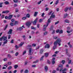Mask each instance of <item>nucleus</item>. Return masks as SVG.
Masks as SVG:
<instances>
[{
    "instance_id": "1",
    "label": "nucleus",
    "mask_w": 73,
    "mask_h": 73,
    "mask_svg": "<svg viewBox=\"0 0 73 73\" xmlns=\"http://www.w3.org/2000/svg\"><path fill=\"white\" fill-rule=\"evenodd\" d=\"M32 45H29L27 46V48L28 49H29V56H32V51L33 50V49L32 48Z\"/></svg>"
},
{
    "instance_id": "2",
    "label": "nucleus",
    "mask_w": 73,
    "mask_h": 73,
    "mask_svg": "<svg viewBox=\"0 0 73 73\" xmlns=\"http://www.w3.org/2000/svg\"><path fill=\"white\" fill-rule=\"evenodd\" d=\"M61 40L60 38H58L57 40H56L54 42V44L56 45L57 44H58L59 46H60L61 45Z\"/></svg>"
},
{
    "instance_id": "3",
    "label": "nucleus",
    "mask_w": 73,
    "mask_h": 73,
    "mask_svg": "<svg viewBox=\"0 0 73 73\" xmlns=\"http://www.w3.org/2000/svg\"><path fill=\"white\" fill-rule=\"evenodd\" d=\"M26 26L28 27L29 28H30V26L31 25V22L30 21L27 22L26 23Z\"/></svg>"
},
{
    "instance_id": "4",
    "label": "nucleus",
    "mask_w": 73,
    "mask_h": 73,
    "mask_svg": "<svg viewBox=\"0 0 73 73\" xmlns=\"http://www.w3.org/2000/svg\"><path fill=\"white\" fill-rule=\"evenodd\" d=\"M55 60V58H53L52 59V65H54V64L56 63V62L54 61Z\"/></svg>"
},
{
    "instance_id": "5",
    "label": "nucleus",
    "mask_w": 73,
    "mask_h": 73,
    "mask_svg": "<svg viewBox=\"0 0 73 73\" xmlns=\"http://www.w3.org/2000/svg\"><path fill=\"white\" fill-rule=\"evenodd\" d=\"M9 12V10H6L5 11H2V13L3 14V13H8Z\"/></svg>"
},
{
    "instance_id": "6",
    "label": "nucleus",
    "mask_w": 73,
    "mask_h": 73,
    "mask_svg": "<svg viewBox=\"0 0 73 73\" xmlns=\"http://www.w3.org/2000/svg\"><path fill=\"white\" fill-rule=\"evenodd\" d=\"M8 17L9 20H11V19H12V18L13 17V15H10Z\"/></svg>"
},
{
    "instance_id": "7",
    "label": "nucleus",
    "mask_w": 73,
    "mask_h": 73,
    "mask_svg": "<svg viewBox=\"0 0 73 73\" xmlns=\"http://www.w3.org/2000/svg\"><path fill=\"white\" fill-rule=\"evenodd\" d=\"M54 13H53L51 14V15L50 17V19H51L52 18H55V15H54Z\"/></svg>"
},
{
    "instance_id": "8",
    "label": "nucleus",
    "mask_w": 73,
    "mask_h": 73,
    "mask_svg": "<svg viewBox=\"0 0 73 73\" xmlns=\"http://www.w3.org/2000/svg\"><path fill=\"white\" fill-rule=\"evenodd\" d=\"M38 20V19L36 18V20H35L34 22H33V25H36V23L37 22V20Z\"/></svg>"
},
{
    "instance_id": "9",
    "label": "nucleus",
    "mask_w": 73,
    "mask_h": 73,
    "mask_svg": "<svg viewBox=\"0 0 73 73\" xmlns=\"http://www.w3.org/2000/svg\"><path fill=\"white\" fill-rule=\"evenodd\" d=\"M2 38L3 41H5V40L7 39V36H3Z\"/></svg>"
},
{
    "instance_id": "10",
    "label": "nucleus",
    "mask_w": 73,
    "mask_h": 73,
    "mask_svg": "<svg viewBox=\"0 0 73 73\" xmlns=\"http://www.w3.org/2000/svg\"><path fill=\"white\" fill-rule=\"evenodd\" d=\"M44 48H50V45L49 44H47L45 46Z\"/></svg>"
},
{
    "instance_id": "11",
    "label": "nucleus",
    "mask_w": 73,
    "mask_h": 73,
    "mask_svg": "<svg viewBox=\"0 0 73 73\" xmlns=\"http://www.w3.org/2000/svg\"><path fill=\"white\" fill-rule=\"evenodd\" d=\"M12 29H10L9 32H7V34H12Z\"/></svg>"
},
{
    "instance_id": "12",
    "label": "nucleus",
    "mask_w": 73,
    "mask_h": 73,
    "mask_svg": "<svg viewBox=\"0 0 73 73\" xmlns=\"http://www.w3.org/2000/svg\"><path fill=\"white\" fill-rule=\"evenodd\" d=\"M50 19H49L48 20V23H47V24H46V27H48V25H49V23H50Z\"/></svg>"
},
{
    "instance_id": "13",
    "label": "nucleus",
    "mask_w": 73,
    "mask_h": 73,
    "mask_svg": "<svg viewBox=\"0 0 73 73\" xmlns=\"http://www.w3.org/2000/svg\"><path fill=\"white\" fill-rule=\"evenodd\" d=\"M54 46L53 47V49H56V48H57V44H55L54 43Z\"/></svg>"
},
{
    "instance_id": "14",
    "label": "nucleus",
    "mask_w": 73,
    "mask_h": 73,
    "mask_svg": "<svg viewBox=\"0 0 73 73\" xmlns=\"http://www.w3.org/2000/svg\"><path fill=\"white\" fill-rule=\"evenodd\" d=\"M44 52V50L42 48L40 49V54H42Z\"/></svg>"
},
{
    "instance_id": "15",
    "label": "nucleus",
    "mask_w": 73,
    "mask_h": 73,
    "mask_svg": "<svg viewBox=\"0 0 73 73\" xmlns=\"http://www.w3.org/2000/svg\"><path fill=\"white\" fill-rule=\"evenodd\" d=\"M8 42V40H6L4 42H3V45H4L5 44H6Z\"/></svg>"
},
{
    "instance_id": "16",
    "label": "nucleus",
    "mask_w": 73,
    "mask_h": 73,
    "mask_svg": "<svg viewBox=\"0 0 73 73\" xmlns=\"http://www.w3.org/2000/svg\"><path fill=\"white\" fill-rule=\"evenodd\" d=\"M17 30H18V31H21L22 30H23V27H20L19 28H18L17 29Z\"/></svg>"
},
{
    "instance_id": "17",
    "label": "nucleus",
    "mask_w": 73,
    "mask_h": 73,
    "mask_svg": "<svg viewBox=\"0 0 73 73\" xmlns=\"http://www.w3.org/2000/svg\"><path fill=\"white\" fill-rule=\"evenodd\" d=\"M48 55H49V53L47 52L45 53L44 54V56L46 57H47L48 56Z\"/></svg>"
},
{
    "instance_id": "18",
    "label": "nucleus",
    "mask_w": 73,
    "mask_h": 73,
    "mask_svg": "<svg viewBox=\"0 0 73 73\" xmlns=\"http://www.w3.org/2000/svg\"><path fill=\"white\" fill-rule=\"evenodd\" d=\"M44 69H45V70L46 72H47V71H48V67H47V66H45L44 67Z\"/></svg>"
},
{
    "instance_id": "19",
    "label": "nucleus",
    "mask_w": 73,
    "mask_h": 73,
    "mask_svg": "<svg viewBox=\"0 0 73 73\" xmlns=\"http://www.w3.org/2000/svg\"><path fill=\"white\" fill-rule=\"evenodd\" d=\"M68 15L67 13H65L64 15V18H66L67 16Z\"/></svg>"
},
{
    "instance_id": "20",
    "label": "nucleus",
    "mask_w": 73,
    "mask_h": 73,
    "mask_svg": "<svg viewBox=\"0 0 73 73\" xmlns=\"http://www.w3.org/2000/svg\"><path fill=\"white\" fill-rule=\"evenodd\" d=\"M4 3L6 5H8V4H9V2H8V1H6Z\"/></svg>"
},
{
    "instance_id": "21",
    "label": "nucleus",
    "mask_w": 73,
    "mask_h": 73,
    "mask_svg": "<svg viewBox=\"0 0 73 73\" xmlns=\"http://www.w3.org/2000/svg\"><path fill=\"white\" fill-rule=\"evenodd\" d=\"M2 4H3V2L0 3V8H2V7H3Z\"/></svg>"
},
{
    "instance_id": "22",
    "label": "nucleus",
    "mask_w": 73,
    "mask_h": 73,
    "mask_svg": "<svg viewBox=\"0 0 73 73\" xmlns=\"http://www.w3.org/2000/svg\"><path fill=\"white\" fill-rule=\"evenodd\" d=\"M65 23H69V21L68 19H66L64 21Z\"/></svg>"
},
{
    "instance_id": "23",
    "label": "nucleus",
    "mask_w": 73,
    "mask_h": 73,
    "mask_svg": "<svg viewBox=\"0 0 73 73\" xmlns=\"http://www.w3.org/2000/svg\"><path fill=\"white\" fill-rule=\"evenodd\" d=\"M38 13V12H35L34 13V16H35V17L37 16V14Z\"/></svg>"
},
{
    "instance_id": "24",
    "label": "nucleus",
    "mask_w": 73,
    "mask_h": 73,
    "mask_svg": "<svg viewBox=\"0 0 73 73\" xmlns=\"http://www.w3.org/2000/svg\"><path fill=\"white\" fill-rule=\"evenodd\" d=\"M10 25L11 27H13V26L14 25V23H13L11 22L10 24Z\"/></svg>"
},
{
    "instance_id": "25",
    "label": "nucleus",
    "mask_w": 73,
    "mask_h": 73,
    "mask_svg": "<svg viewBox=\"0 0 73 73\" xmlns=\"http://www.w3.org/2000/svg\"><path fill=\"white\" fill-rule=\"evenodd\" d=\"M44 28L43 29V31H45V30H46V25H44Z\"/></svg>"
},
{
    "instance_id": "26",
    "label": "nucleus",
    "mask_w": 73,
    "mask_h": 73,
    "mask_svg": "<svg viewBox=\"0 0 73 73\" xmlns=\"http://www.w3.org/2000/svg\"><path fill=\"white\" fill-rule=\"evenodd\" d=\"M26 17H28V18H29L30 17V15L29 14H27Z\"/></svg>"
},
{
    "instance_id": "27",
    "label": "nucleus",
    "mask_w": 73,
    "mask_h": 73,
    "mask_svg": "<svg viewBox=\"0 0 73 73\" xmlns=\"http://www.w3.org/2000/svg\"><path fill=\"white\" fill-rule=\"evenodd\" d=\"M22 19L23 20H26V19H27V17H23Z\"/></svg>"
},
{
    "instance_id": "28",
    "label": "nucleus",
    "mask_w": 73,
    "mask_h": 73,
    "mask_svg": "<svg viewBox=\"0 0 73 73\" xmlns=\"http://www.w3.org/2000/svg\"><path fill=\"white\" fill-rule=\"evenodd\" d=\"M18 65H15L14 66L15 69H16L17 68H18Z\"/></svg>"
},
{
    "instance_id": "29",
    "label": "nucleus",
    "mask_w": 73,
    "mask_h": 73,
    "mask_svg": "<svg viewBox=\"0 0 73 73\" xmlns=\"http://www.w3.org/2000/svg\"><path fill=\"white\" fill-rule=\"evenodd\" d=\"M68 7H66L65 9L64 10L65 12H66L67 11H68Z\"/></svg>"
},
{
    "instance_id": "30",
    "label": "nucleus",
    "mask_w": 73,
    "mask_h": 73,
    "mask_svg": "<svg viewBox=\"0 0 73 73\" xmlns=\"http://www.w3.org/2000/svg\"><path fill=\"white\" fill-rule=\"evenodd\" d=\"M7 64L8 65H11L12 64V62H9L7 63Z\"/></svg>"
},
{
    "instance_id": "31",
    "label": "nucleus",
    "mask_w": 73,
    "mask_h": 73,
    "mask_svg": "<svg viewBox=\"0 0 73 73\" xmlns=\"http://www.w3.org/2000/svg\"><path fill=\"white\" fill-rule=\"evenodd\" d=\"M58 2H59V1L58 0H57L55 3V5H57V4L58 3Z\"/></svg>"
},
{
    "instance_id": "32",
    "label": "nucleus",
    "mask_w": 73,
    "mask_h": 73,
    "mask_svg": "<svg viewBox=\"0 0 73 73\" xmlns=\"http://www.w3.org/2000/svg\"><path fill=\"white\" fill-rule=\"evenodd\" d=\"M53 29V26H52L50 28V31H52Z\"/></svg>"
},
{
    "instance_id": "33",
    "label": "nucleus",
    "mask_w": 73,
    "mask_h": 73,
    "mask_svg": "<svg viewBox=\"0 0 73 73\" xmlns=\"http://www.w3.org/2000/svg\"><path fill=\"white\" fill-rule=\"evenodd\" d=\"M62 64H64V63L65 62V61L64 60H62Z\"/></svg>"
},
{
    "instance_id": "34",
    "label": "nucleus",
    "mask_w": 73,
    "mask_h": 73,
    "mask_svg": "<svg viewBox=\"0 0 73 73\" xmlns=\"http://www.w3.org/2000/svg\"><path fill=\"white\" fill-rule=\"evenodd\" d=\"M24 44V42H21L20 44L19 45V46H22Z\"/></svg>"
},
{
    "instance_id": "35",
    "label": "nucleus",
    "mask_w": 73,
    "mask_h": 73,
    "mask_svg": "<svg viewBox=\"0 0 73 73\" xmlns=\"http://www.w3.org/2000/svg\"><path fill=\"white\" fill-rule=\"evenodd\" d=\"M12 66H9L8 68V70H11V69H12Z\"/></svg>"
},
{
    "instance_id": "36",
    "label": "nucleus",
    "mask_w": 73,
    "mask_h": 73,
    "mask_svg": "<svg viewBox=\"0 0 73 73\" xmlns=\"http://www.w3.org/2000/svg\"><path fill=\"white\" fill-rule=\"evenodd\" d=\"M44 56H42L40 59V61H42V60H43V58H44Z\"/></svg>"
},
{
    "instance_id": "37",
    "label": "nucleus",
    "mask_w": 73,
    "mask_h": 73,
    "mask_svg": "<svg viewBox=\"0 0 73 73\" xmlns=\"http://www.w3.org/2000/svg\"><path fill=\"white\" fill-rule=\"evenodd\" d=\"M18 24V22L17 21H15L14 23V25H16Z\"/></svg>"
},
{
    "instance_id": "38",
    "label": "nucleus",
    "mask_w": 73,
    "mask_h": 73,
    "mask_svg": "<svg viewBox=\"0 0 73 73\" xmlns=\"http://www.w3.org/2000/svg\"><path fill=\"white\" fill-rule=\"evenodd\" d=\"M63 33V31L62 30H61L59 31V33Z\"/></svg>"
},
{
    "instance_id": "39",
    "label": "nucleus",
    "mask_w": 73,
    "mask_h": 73,
    "mask_svg": "<svg viewBox=\"0 0 73 73\" xmlns=\"http://www.w3.org/2000/svg\"><path fill=\"white\" fill-rule=\"evenodd\" d=\"M65 50H66V54H67V53H68V49H67V48Z\"/></svg>"
},
{
    "instance_id": "40",
    "label": "nucleus",
    "mask_w": 73,
    "mask_h": 73,
    "mask_svg": "<svg viewBox=\"0 0 73 73\" xmlns=\"http://www.w3.org/2000/svg\"><path fill=\"white\" fill-rule=\"evenodd\" d=\"M32 46H33V47H35V46H36V44H32Z\"/></svg>"
},
{
    "instance_id": "41",
    "label": "nucleus",
    "mask_w": 73,
    "mask_h": 73,
    "mask_svg": "<svg viewBox=\"0 0 73 73\" xmlns=\"http://www.w3.org/2000/svg\"><path fill=\"white\" fill-rule=\"evenodd\" d=\"M14 3H17L19 1L18 0H13Z\"/></svg>"
},
{
    "instance_id": "42",
    "label": "nucleus",
    "mask_w": 73,
    "mask_h": 73,
    "mask_svg": "<svg viewBox=\"0 0 73 73\" xmlns=\"http://www.w3.org/2000/svg\"><path fill=\"white\" fill-rule=\"evenodd\" d=\"M18 54H19V53L18 52H17L15 54V56H18Z\"/></svg>"
},
{
    "instance_id": "43",
    "label": "nucleus",
    "mask_w": 73,
    "mask_h": 73,
    "mask_svg": "<svg viewBox=\"0 0 73 73\" xmlns=\"http://www.w3.org/2000/svg\"><path fill=\"white\" fill-rule=\"evenodd\" d=\"M52 13V11H51L50 13H48V16H49L50 15H51V14Z\"/></svg>"
},
{
    "instance_id": "44",
    "label": "nucleus",
    "mask_w": 73,
    "mask_h": 73,
    "mask_svg": "<svg viewBox=\"0 0 73 73\" xmlns=\"http://www.w3.org/2000/svg\"><path fill=\"white\" fill-rule=\"evenodd\" d=\"M31 29H36V28H35L34 27L32 26L31 27Z\"/></svg>"
},
{
    "instance_id": "45",
    "label": "nucleus",
    "mask_w": 73,
    "mask_h": 73,
    "mask_svg": "<svg viewBox=\"0 0 73 73\" xmlns=\"http://www.w3.org/2000/svg\"><path fill=\"white\" fill-rule=\"evenodd\" d=\"M25 73H28V70L26 69L25 70Z\"/></svg>"
},
{
    "instance_id": "46",
    "label": "nucleus",
    "mask_w": 73,
    "mask_h": 73,
    "mask_svg": "<svg viewBox=\"0 0 73 73\" xmlns=\"http://www.w3.org/2000/svg\"><path fill=\"white\" fill-rule=\"evenodd\" d=\"M72 62V60H69V61L68 62V64H69Z\"/></svg>"
},
{
    "instance_id": "47",
    "label": "nucleus",
    "mask_w": 73,
    "mask_h": 73,
    "mask_svg": "<svg viewBox=\"0 0 73 73\" xmlns=\"http://www.w3.org/2000/svg\"><path fill=\"white\" fill-rule=\"evenodd\" d=\"M47 63H48V64H50V62L49 60H47Z\"/></svg>"
},
{
    "instance_id": "48",
    "label": "nucleus",
    "mask_w": 73,
    "mask_h": 73,
    "mask_svg": "<svg viewBox=\"0 0 73 73\" xmlns=\"http://www.w3.org/2000/svg\"><path fill=\"white\" fill-rule=\"evenodd\" d=\"M38 62V60H37L36 61H34L33 63H37V62Z\"/></svg>"
},
{
    "instance_id": "49",
    "label": "nucleus",
    "mask_w": 73,
    "mask_h": 73,
    "mask_svg": "<svg viewBox=\"0 0 73 73\" xmlns=\"http://www.w3.org/2000/svg\"><path fill=\"white\" fill-rule=\"evenodd\" d=\"M7 57H9V58H11V55L9 54H8L7 55Z\"/></svg>"
},
{
    "instance_id": "50",
    "label": "nucleus",
    "mask_w": 73,
    "mask_h": 73,
    "mask_svg": "<svg viewBox=\"0 0 73 73\" xmlns=\"http://www.w3.org/2000/svg\"><path fill=\"white\" fill-rule=\"evenodd\" d=\"M42 19H40L39 20V23H41L42 22Z\"/></svg>"
},
{
    "instance_id": "51",
    "label": "nucleus",
    "mask_w": 73,
    "mask_h": 73,
    "mask_svg": "<svg viewBox=\"0 0 73 73\" xmlns=\"http://www.w3.org/2000/svg\"><path fill=\"white\" fill-rule=\"evenodd\" d=\"M56 33H58V32H60V30L59 29H57L56 31Z\"/></svg>"
},
{
    "instance_id": "52",
    "label": "nucleus",
    "mask_w": 73,
    "mask_h": 73,
    "mask_svg": "<svg viewBox=\"0 0 73 73\" xmlns=\"http://www.w3.org/2000/svg\"><path fill=\"white\" fill-rule=\"evenodd\" d=\"M11 35H9L8 37V39H10L11 38Z\"/></svg>"
},
{
    "instance_id": "53",
    "label": "nucleus",
    "mask_w": 73,
    "mask_h": 73,
    "mask_svg": "<svg viewBox=\"0 0 73 73\" xmlns=\"http://www.w3.org/2000/svg\"><path fill=\"white\" fill-rule=\"evenodd\" d=\"M19 12V9H15V12Z\"/></svg>"
},
{
    "instance_id": "54",
    "label": "nucleus",
    "mask_w": 73,
    "mask_h": 73,
    "mask_svg": "<svg viewBox=\"0 0 73 73\" xmlns=\"http://www.w3.org/2000/svg\"><path fill=\"white\" fill-rule=\"evenodd\" d=\"M58 23H59V21H58L55 23V25H56V24H57Z\"/></svg>"
},
{
    "instance_id": "55",
    "label": "nucleus",
    "mask_w": 73,
    "mask_h": 73,
    "mask_svg": "<svg viewBox=\"0 0 73 73\" xmlns=\"http://www.w3.org/2000/svg\"><path fill=\"white\" fill-rule=\"evenodd\" d=\"M18 5H17L16 4H15L14 5V7H17Z\"/></svg>"
},
{
    "instance_id": "56",
    "label": "nucleus",
    "mask_w": 73,
    "mask_h": 73,
    "mask_svg": "<svg viewBox=\"0 0 73 73\" xmlns=\"http://www.w3.org/2000/svg\"><path fill=\"white\" fill-rule=\"evenodd\" d=\"M4 18V15H2V16L1 17V19H3Z\"/></svg>"
},
{
    "instance_id": "57",
    "label": "nucleus",
    "mask_w": 73,
    "mask_h": 73,
    "mask_svg": "<svg viewBox=\"0 0 73 73\" xmlns=\"http://www.w3.org/2000/svg\"><path fill=\"white\" fill-rule=\"evenodd\" d=\"M13 41L14 40L13 39H12V40L11 41V44H12L13 43Z\"/></svg>"
},
{
    "instance_id": "58",
    "label": "nucleus",
    "mask_w": 73,
    "mask_h": 73,
    "mask_svg": "<svg viewBox=\"0 0 73 73\" xmlns=\"http://www.w3.org/2000/svg\"><path fill=\"white\" fill-rule=\"evenodd\" d=\"M62 64H60L59 66H58V67H62Z\"/></svg>"
},
{
    "instance_id": "59",
    "label": "nucleus",
    "mask_w": 73,
    "mask_h": 73,
    "mask_svg": "<svg viewBox=\"0 0 73 73\" xmlns=\"http://www.w3.org/2000/svg\"><path fill=\"white\" fill-rule=\"evenodd\" d=\"M26 54V51H25L23 53V54L24 55V54Z\"/></svg>"
},
{
    "instance_id": "60",
    "label": "nucleus",
    "mask_w": 73,
    "mask_h": 73,
    "mask_svg": "<svg viewBox=\"0 0 73 73\" xmlns=\"http://www.w3.org/2000/svg\"><path fill=\"white\" fill-rule=\"evenodd\" d=\"M11 21V22H14L15 21V19H12Z\"/></svg>"
},
{
    "instance_id": "61",
    "label": "nucleus",
    "mask_w": 73,
    "mask_h": 73,
    "mask_svg": "<svg viewBox=\"0 0 73 73\" xmlns=\"http://www.w3.org/2000/svg\"><path fill=\"white\" fill-rule=\"evenodd\" d=\"M40 48V46H38L36 47V50H37L38 49V48Z\"/></svg>"
},
{
    "instance_id": "62",
    "label": "nucleus",
    "mask_w": 73,
    "mask_h": 73,
    "mask_svg": "<svg viewBox=\"0 0 73 73\" xmlns=\"http://www.w3.org/2000/svg\"><path fill=\"white\" fill-rule=\"evenodd\" d=\"M4 61H7V58H5L3 59Z\"/></svg>"
},
{
    "instance_id": "63",
    "label": "nucleus",
    "mask_w": 73,
    "mask_h": 73,
    "mask_svg": "<svg viewBox=\"0 0 73 73\" xmlns=\"http://www.w3.org/2000/svg\"><path fill=\"white\" fill-rule=\"evenodd\" d=\"M5 19H8V17L7 16H6L5 17Z\"/></svg>"
},
{
    "instance_id": "64",
    "label": "nucleus",
    "mask_w": 73,
    "mask_h": 73,
    "mask_svg": "<svg viewBox=\"0 0 73 73\" xmlns=\"http://www.w3.org/2000/svg\"><path fill=\"white\" fill-rule=\"evenodd\" d=\"M47 34V32H46L44 33L43 35H46Z\"/></svg>"
}]
</instances>
